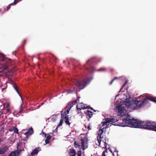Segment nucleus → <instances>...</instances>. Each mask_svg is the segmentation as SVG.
Here are the masks:
<instances>
[{
	"label": "nucleus",
	"mask_w": 156,
	"mask_h": 156,
	"mask_svg": "<svg viewBox=\"0 0 156 156\" xmlns=\"http://www.w3.org/2000/svg\"><path fill=\"white\" fill-rule=\"evenodd\" d=\"M127 115L128 116L126 118L123 119V123L130 124L132 127L134 128H142L156 131V123L155 122L149 121H139L137 120L129 118V115Z\"/></svg>",
	"instance_id": "nucleus-1"
},
{
	"label": "nucleus",
	"mask_w": 156,
	"mask_h": 156,
	"mask_svg": "<svg viewBox=\"0 0 156 156\" xmlns=\"http://www.w3.org/2000/svg\"><path fill=\"white\" fill-rule=\"evenodd\" d=\"M153 101L156 102V98L152 97H146L143 101H131L126 99L125 101V105L128 108H131L133 110H137L140 108L144 103H146L149 101Z\"/></svg>",
	"instance_id": "nucleus-2"
},
{
	"label": "nucleus",
	"mask_w": 156,
	"mask_h": 156,
	"mask_svg": "<svg viewBox=\"0 0 156 156\" xmlns=\"http://www.w3.org/2000/svg\"><path fill=\"white\" fill-rule=\"evenodd\" d=\"M0 58L2 62L4 61H5L4 63H0V69L3 70L7 69L11 64L10 59H9L8 60L6 59L5 55L3 54H0Z\"/></svg>",
	"instance_id": "nucleus-3"
},
{
	"label": "nucleus",
	"mask_w": 156,
	"mask_h": 156,
	"mask_svg": "<svg viewBox=\"0 0 156 156\" xmlns=\"http://www.w3.org/2000/svg\"><path fill=\"white\" fill-rule=\"evenodd\" d=\"M74 83L76 86L79 87V89H83L87 86L88 82L86 80H76Z\"/></svg>",
	"instance_id": "nucleus-4"
},
{
	"label": "nucleus",
	"mask_w": 156,
	"mask_h": 156,
	"mask_svg": "<svg viewBox=\"0 0 156 156\" xmlns=\"http://www.w3.org/2000/svg\"><path fill=\"white\" fill-rule=\"evenodd\" d=\"M115 110V112L119 114L121 116H123L125 115L124 112L125 109L122 105H117Z\"/></svg>",
	"instance_id": "nucleus-5"
},
{
	"label": "nucleus",
	"mask_w": 156,
	"mask_h": 156,
	"mask_svg": "<svg viewBox=\"0 0 156 156\" xmlns=\"http://www.w3.org/2000/svg\"><path fill=\"white\" fill-rule=\"evenodd\" d=\"M104 130L101 128L98 130V136L97 137V139L99 145L101 144V140L102 138V137L101 136Z\"/></svg>",
	"instance_id": "nucleus-6"
},
{
	"label": "nucleus",
	"mask_w": 156,
	"mask_h": 156,
	"mask_svg": "<svg viewBox=\"0 0 156 156\" xmlns=\"http://www.w3.org/2000/svg\"><path fill=\"white\" fill-rule=\"evenodd\" d=\"M23 151H24L23 149H19L13 152H12L8 156H18L20 153Z\"/></svg>",
	"instance_id": "nucleus-7"
},
{
	"label": "nucleus",
	"mask_w": 156,
	"mask_h": 156,
	"mask_svg": "<svg viewBox=\"0 0 156 156\" xmlns=\"http://www.w3.org/2000/svg\"><path fill=\"white\" fill-rule=\"evenodd\" d=\"M77 100L75 101H73L71 102H69L67 106L65 107V109L67 108V107L69 108L70 109L77 103Z\"/></svg>",
	"instance_id": "nucleus-8"
},
{
	"label": "nucleus",
	"mask_w": 156,
	"mask_h": 156,
	"mask_svg": "<svg viewBox=\"0 0 156 156\" xmlns=\"http://www.w3.org/2000/svg\"><path fill=\"white\" fill-rule=\"evenodd\" d=\"M8 147L5 146L0 147V154H2L5 153L7 150Z\"/></svg>",
	"instance_id": "nucleus-9"
},
{
	"label": "nucleus",
	"mask_w": 156,
	"mask_h": 156,
	"mask_svg": "<svg viewBox=\"0 0 156 156\" xmlns=\"http://www.w3.org/2000/svg\"><path fill=\"white\" fill-rule=\"evenodd\" d=\"M41 150V149L40 147H37L35 148L33 151L31 153V155L32 156H33L34 155L37 154Z\"/></svg>",
	"instance_id": "nucleus-10"
},
{
	"label": "nucleus",
	"mask_w": 156,
	"mask_h": 156,
	"mask_svg": "<svg viewBox=\"0 0 156 156\" xmlns=\"http://www.w3.org/2000/svg\"><path fill=\"white\" fill-rule=\"evenodd\" d=\"M102 124L101 126V128L102 129L105 130L108 127V125H107V123L108 122H106V120H105V121L102 122Z\"/></svg>",
	"instance_id": "nucleus-11"
},
{
	"label": "nucleus",
	"mask_w": 156,
	"mask_h": 156,
	"mask_svg": "<svg viewBox=\"0 0 156 156\" xmlns=\"http://www.w3.org/2000/svg\"><path fill=\"white\" fill-rule=\"evenodd\" d=\"M81 147L83 150L84 149L85 143L86 144L88 142V141L87 139L82 138L81 139Z\"/></svg>",
	"instance_id": "nucleus-12"
},
{
	"label": "nucleus",
	"mask_w": 156,
	"mask_h": 156,
	"mask_svg": "<svg viewBox=\"0 0 156 156\" xmlns=\"http://www.w3.org/2000/svg\"><path fill=\"white\" fill-rule=\"evenodd\" d=\"M69 156H75L76 151L73 149H70L69 152Z\"/></svg>",
	"instance_id": "nucleus-13"
},
{
	"label": "nucleus",
	"mask_w": 156,
	"mask_h": 156,
	"mask_svg": "<svg viewBox=\"0 0 156 156\" xmlns=\"http://www.w3.org/2000/svg\"><path fill=\"white\" fill-rule=\"evenodd\" d=\"M92 113V112L88 110H87L86 112H85V114L87 116V118H89L88 120H89V119L90 118L92 117V116L93 115Z\"/></svg>",
	"instance_id": "nucleus-14"
},
{
	"label": "nucleus",
	"mask_w": 156,
	"mask_h": 156,
	"mask_svg": "<svg viewBox=\"0 0 156 156\" xmlns=\"http://www.w3.org/2000/svg\"><path fill=\"white\" fill-rule=\"evenodd\" d=\"M33 130L32 128H30L28 131L25 133V135H26L27 136L29 135H31L33 133Z\"/></svg>",
	"instance_id": "nucleus-15"
},
{
	"label": "nucleus",
	"mask_w": 156,
	"mask_h": 156,
	"mask_svg": "<svg viewBox=\"0 0 156 156\" xmlns=\"http://www.w3.org/2000/svg\"><path fill=\"white\" fill-rule=\"evenodd\" d=\"M69 115H66L65 116L64 118L65 119V121L66 124L70 125V123L69 122Z\"/></svg>",
	"instance_id": "nucleus-16"
},
{
	"label": "nucleus",
	"mask_w": 156,
	"mask_h": 156,
	"mask_svg": "<svg viewBox=\"0 0 156 156\" xmlns=\"http://www.w3.org/2000/svg\"><path fill=\"white\" fill-rule=\"evenodd\" d=\"M105 120H106V122H107L108 123L110 122H114L116 121L115 120V119L113 118L111 119L109 118H105Z\"/></svg>",
	"instance_id": "nucleus-17"
},
{
	"label": "nucleus",
	"mask_w": 156,
	"mask_h": 156,
	"mask_svg": "<svg viewBox=\"0 0 156 156\" xmlns=\"http://www.w3.org/2000/svg\"><path fill=\"white\" fill-rule=\"evenodd\" d=\"M76 108L77 109H79L80 110H81V109H84L86 108V107L84 106V105H83V103H81L80 105H78L76 106Z\"/></svg>",
	"instance_id": "nucleus-18"
},
{
	"label": "nucleus",
	"mask_w": 156,
	"mask_h": 156,
	"mask_svg": "<svg viewBox=\"0 0 156 156\" xmlns=\"http://www.w3.org/2000/svg\"><path fill=\"white\" fill-rule=\"evenodd\" d=\"M51 138V136L50 135H48L45 140V142L46 144H48L49 143L50 140Z\"/></svg>",
	"instance_id": "nucleus-19"
},
{
	"label": "nucleus",
	"mask_w": 156,
	"mask_h": 156,
	"mask_svg": "<svg viewBox=\"0 0 156 156\" xmlns=\"http://www.w3.org/2000/svg\"><path fill=\"white\" fill-rule=\"evenodd\" d=\"M14 87L15 90H16L17 93H18V94H19V95L20 96V97H21V98L22 99L21 96L19 92V90L18 88V86H17V85L16 84H14Z\"/></svg>",
	"instance_id": "nucleus-20"
},
{
	"label": "nucleus",
	"mask_w": 156,
	"mask_h": 156,
	"mask_svg": "<svg viewBox=\"0 0 156 156\" xmlns=\"http://www.w3.org/2000/svg\"><path fill=\"white\" fill-rule=\"evenodd\" d=\"M61 115L62 116V117L61 119H60V122H59V123L58 125V126H60V125H61L62 124V123L63 122V117L64 116V115L62 113V114H61Z\"/></svg>",
	"instance_id": "nucleus-21"
},
{
	"label": "nucleus",
	"mask_w": 156,
	"mask_h": 156,
	"mask_svg": "<svg viewBox=\"0 0 156 156\" xmlns=\"http://www.w3.org/2000/svg\"><path fill=\"white\" fill-rule=\"evenodd\" d=\"M67 110L65 111L64 114H63L64 115H67V114L69 113V111L70 110V109L68 107H67Z\"/></svg>",
	"instance_id": "nucleus-22"
},
{
	"label": "nucleus",
	"mask_w": 156,
	"mask_h": 156,
	"mask_svg": "<svg viewBox=\"0 0 156 156\" xmlns=\"http://www.w3.org/2000/svg\"><path fill=\"white\" fill-rule=\"evenodd\" d=\"M12 130H13L14 131V133L16 134H18V130L16 127H13Z\"/></svg>",
	"instance_id": "nucleus-23"
},
{
	"label": "nucleus",
	"mask_w": 156,
	"mask_h": 156,
	"mask_svg": "<svg viewBox=\"0 0 156 156\" xmlns=\"http://www.w3.org/2000/svg\"><path fill=\"white\" fill-rule=\"evenodd\" d=\"M74 145L76 148H79L80 147V145H79L78 143L76 141L74 142Z\"/></svg>",
	"instance_id": "nucleus-24"
},
{
	"label": "nucleus",
	"mask_w": 156,
	"mask_h": 156,
	"mask_svg": "<svg viewBox=\"0 0 156 156\" xmlns=\"http://www.w3.org/2000/svg\"><path fill=\"white\" fill-rule=\"evenodd\" d=\"M106 70V69L105 68H101L97 70L98 71H105Z\"/></svg>",
	"instance_id": "nucleus-25"
},
{
	"label": "nucleus",
	"mask_w": 156,
	"mask_h": 156,
	"mask_svg": "<svg viewBox=\"0 0 156 156\" xmlns=\"http://www.w3.org/2000/svg\"><path fill=\"white\" fill-rule=\"evenodd\" d=\"M85 127L86 128L88 129L89 130H91V128H90V124H89V125L87 126L85 125Z\"/></svg>",
	"instance_id": "nucleus-26"
},
{
	"label": "nucleus",
	"mask_w": 156,
	"mask_h": 156,
	"mask_svg": "<svg viewBox=\"0 0 156 156\" xmlns=\"http://www.w3.org/2000/svg\"><path fill=\"white\" fill-rule=\"evenodd\" d=\"M82 154V151L80 150L78 151L77 153V156H81Z\"/></svg>",
	"instance_id": "nucleus-27"
},
{
	"label": "nucleus",
	"mask_w": 156,
	"mask_h": 156,
	"mask_svg": "<svg viewBox=\"0 0 156 156\" xmlns=\"http://www.w3.org/2000/svg\"><path fill=\"white\" fill-rule=\"evenodd\" d=\"M118 78L117 77H115L114 79H113L111 82H110V83H109V84L110 85H111L112 83L116 79H117Z\"/></svg>",
	"instance_id": "nucleus-28"
},
{
	"label": "nucleus",
	"mask_w": 156,
	"mask_h": 156,
	"mask_svg": "<svg viewBox=\"0 0 156 156\" xmlns=\"http://www.w3.org/2000/svg\"><path fill=\"white\" fill-rule=\"evenodd\" d=\"M13 5V4H11L7 6V10H8L10 8V5Z\"/></svg>",
	"instance_id": "nucleus-29"
},
{
	"label": "nucleus",
	"mask_w": 156,
	"mask_h": 156,
	"mask_svg": "<svg viewBox=\"0 0 156 156\" xmlns=\"http://www.w3.org/2000/svg\"><path fill=\"white\" fill-rule=\"evenodd\" d=\"M105 151H104L102 153V156H105Z\"/></svg>",
	"instance_id": "nucleus-30"
},
{
	"label": "nucleus",
	"mask_w": 156,
	"mask_h": 156,
	"mask_svg": "<svg viewBox=\"0 0 156 156\" xmlns=\"http://www.w3.org/2000/svg\"><path fill=\"white\" fill-rule=\"evenodd\" d=\"M77 111H78V113H80L81 112L80 111V110L79 109H77Z\"/></svg>",
	"instance_id": "nucleus-31"
},
{
	"label": "nucleus",
	"mask_w": 156,
	"mask_h": 156,
	"mask_svg": "<svg viewBox=\"0 0 156 156\" xmlns=\"http://www.w3.org/2000/svg\"><path fill=\"white\" fill-rule=\"evenodd\" d=\"M43 135L45 137L46 136V134L45 133H43Z\"/></svg>",
	"instance_id": "nucleus-32"
},
{
	"label": "nucleus",
	"mask_w": 156,
	"mask_h": 156,
	"mask_svg": "<svg viewBox=\"0 0 156 156\" xmlns=\"http://www.w3.org/2000/svg\"><path fill=\"white\" fill-rule=\"evenodd\" d=\"M10 109H9V108H7V112H9L10 111Z\"/></svg>",
	"instance_id": "nucleus-33"
},
{
	"label": "nucleus",
	"mask_w": 156,
	"mask_h": 156,
	"mask_svg": "<svg viewBox=\"0 0 156 156\" xmlns=\"http://www.w3.org/2000/svg\"><path fill=\"white\" fill-rule=\"evenodd\" d=\"M3 140H2L1 138H0V142L2 141Z\"/></svg>",
	"instance_id": "nucleus-34"
},
{
	"label": "nucleus",
	"mask_w": 156,
	"mask_h": 156,
	"mask_svg": "<svg viewBox=\"0 0 156 156\" xmlns=\"http://www.w3.org/2000/svg\"><path fill=\"white\" fill-rule=\"evenodd\" d=\"M13 3H14V4H16V3H17V2H13Z\"/></svg>",
	"instance_id": "nucleus-35"
},
{
	"label": "nucleus",
	"mask_w": 156,
	"mask_h": 156,
	"mask_svg": "<svg viewBox=\"0 0 156 156\" xmlns=\"http://www.w3.org/2000/svg\"><path fill=\"white\" fill-rule=\"evenodd\" d=\"M126 126L125 125H122V126Z\"/></svg>",
	"instance_id": "nucleus-36"
},
{
	"label": "nucleus",
	"mask_w": 156,
	"mask_h": 156,
	"mask_svg": "<svg viewBox=\"0 0 156 156\" xmlns=\"http://www.w3.org/2000/svg\"><path fill=\"white\" fill-rule=\"evenodd\" d=\"M24 43H26V40H25L24 41Z\"/></svg>",
	"instance_id": "nucleus-37"
},
{
	"label": "nucleus",
	"mask_w": 156,
	"mask_h": 156,
	"mask_svg": "<svg viewBox=\"0 0 156 156\" xmlns=\"http://www.w3.org/2000/svg\"><path fill=\"white\" fill-rule=\"evenodd\" d=\"M9 106V105L8 104L7 105V107L8 106Z\"/></svg>",
	"instance_id": "nucleus-38"
},
{
	"label": "nucleus",
	"mask_w": 156,
	"mask_h": 156,
	"mask_svg": "<svg viewBox=\"0 0 156 156\" xmlns=\"http://www.w3.org/2000/svg\"><path fill=\"white\" fill-rule=\"evenodd\" d=\"M117 156H119V155L118 154H117Z\"/></svg>",
	"instance_id": "nucleus-39"
}]
</instances>
